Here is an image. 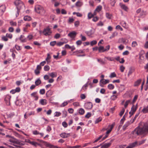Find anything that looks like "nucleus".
<instances>
[{"instance_id":"1","label":"nucleus","mask_w":148,"mask_h":148,"mask_svg":"<svg viewBox=\"0 0 148 148\" xmlns=\"http://www.w3.org/2000/svg\"><path fill=\"white\" fill-rule=\"evenodd\" d=\"M148 133V123L144 124L142 127H140L139 126L137 127L132 132L131 134L133 137H136L140 135L145 136Z\"/></svg>"},{"instance_id":"2","label":"nucleus","mask_w":148,"mask_h":148,"mask_svg":"<svg viewBox=\"0 0 148 148\" xmlns=\"http://www.w3.org/2000/svg\"><path fill=\"white\" fill-rule=\"evenodd\" d=\"M42 33L44 35L46 36H49L51 35L52 32L51 29L49 27H48L44 29L42 31Z\"/></svg>"},{"instance_id":"3","label":"nucleus","mask_w":148,"mask_h":148,"mask_svg":"<svg viewBox=\"0 0 148 148\" xmlns=\"http://www.w3.org/2000/svg\"><path fill=\"white\" fill-rule=\"evenodd\" d=\"M35 10L36 12L38 13L45 12V10L43 7L40 5H36L35 7Z\"/></svg>"},{"instance_id":"4","label":"nucleus","mask_w":148,"mask_h":148,"mask_svg":"<svg viewBox=\"0 0 148 148\" xmlns=\"http://www.w3.org/2000/svg\"><path fill=\"white\" fill-rule=\"evenodd\" d=\"M25 7V5L22 2L19 5H18L16 7L17 9V11L16 13V17H17L18 16L20 11L23 8Z\"/></svg>"},{"instance_id":"5","label":"nucleus","mask_w":148,"mask_h":148,"mask_svg":"<svg viewBox=\"0 0 148 148\" xmlns=\"http://www.w3.org/2000/svg\"><path fill=\"white\" fill-rule=\"evenodd\" d=\"M11 98V96L9 95H7L5 96L4 101L7 106H10V100Z\"/></svg>"},{"instance_id":"6","label":"nucleus","mask_w":148,"mask_h":148,"mask_svg":"<svg viewBox=\"0 0 148 148\" xmlns=\"http://www.w3.org/2000/svg\"><path fill=\"white\" fill-rule=\"evenodd\" d=\"M137 108V105H136L135 106L134 105L131 108V111L129 112V114L130 115V117L132 115H133L134 114Z\"/></svg>"},{"instance_id":"7","label":"nucleus","mask_w":148,"mask_h":148,"mask_svg":"<svg viewBox=\"0 0 148 148\" xmlns=\"http://www.w3.org/2000/svg\"><path fill=\"white\" fill-rule=\"evenodd\" d=\"M84 107L87 110L91 109L92 107V104L91 102H87L84 104Z\"/></svg>"},{"instance_id":"8","label":"nucleus","mask_w":148,"mask_h":148,"mask_svg":"<svg viewBox=\"0 0 148 148\" xmlns=\"http://www.w3.org/2000/svg\"><path fill=\"white\" fill-rule=\"evenodd\" d=\"M128 40L126 38H122L119 39L118 42L119 43L122 42L124 44H126V43H128Z\"/></svg>"},{"instance_id":"9","label":"nucleus","mask_w":148,"mask_h":148,"mask_svg":"<svg viewBox=\"0 0 148 148\" xmlns=\"http://www.w3.org/2000/svg\"><path fill=\"white\" fill-rule=\"evenodd\" d=\"M9 141L11 142L14 143V144H20L21 142L20 141L14 138V137H12V138H10L9 140Z\"/></svg>"},{"instance_id":"10","label":"nucleus","mask_w":148,"mask_h":148,"mask_svg":"<svg viewBox=\"0 0 148 148\" xmlns=\"http://www.w3.org/2000/svg\"><path fill=\"white\" fill-rule=\"evenodd\" d=\"M27 143L35 147H37L38 146L40 145V144L38 143L35 141H32L30 140H28Z\"/></svg>"},{"instance_id":"11","label":"nucleus","mask_w":148,"mask_h":148,"mask_svg":"<svg viewBox=\"0 0 148 148\" xmlns=\"http://www.w3.org/2000/svg\"><path fill=\"white\" fill-rule=\"evenodd\" d=\"M77 33L74 31H72L69 33L68 34V36L71 38L73 39L76 36Z\"/></svg>"},{"instance_id":"12","label":"nucleus","mask_w":148,"mask_h":148,"mask_svg":"<svg viewBox=\"0 0 148 148\" xmlns=\"http://www.w3.org/2000/svg\"><path fill=\"white\" fill-rule=\"evenodd\" d=\"M60 136L62 138H66L70 136L71 135L69 133H66L65 132H63L60 134Z\"/></svg>"},{"instance_id":"13","label":"nucleus","mask_w":148,"mask_h":148,"mask_svg":"<svg viewBox=\"0 0 148 148\" xmlns=\"http://www.w3.org/2000/svg\"><path fill=\"white\" fill-rule=\"evenodd\" d=\"M119 5L121 8L125 11H127L128 10V8L125 5L122 3H120Z\"/></svg>"},{"instance_id":"14","label":"nucleus","mask_w":148,"mask_h":148,"mask_svg":"<svg viewBox=\"0 0 148 148\" xmlns=\"http://www.w3.org/2000/svg\"><path fill=\"white\" fill-rule=\"evenodd\" d=\"M131 123H131V121H128L123 126V130H125L126 129L127 127Z\"/></svg>"},{"instance_id":"15","label":"nucleus","mask_w":148,"mask_h":148,"mask_svg":"<svg viewBox=\"0 0 148 148\" xmlns=\"http://www.w3.org/2000/svg\"><path fill=\"white\" fill-rule=\"evenodd\" d=\"M5 7L4 5H2L0 6V15L3 14L5 11Z\"/></svg>"},{"instance_id":"16","label":"nucleus","mask_w":148,"mask_h":148,"mask_svg":"<svg viewBox=\"0 0 148 148\" xmlns=\"http://www.w3.org/2000/svg\"><path fill=\"white\" fill-rule=\"evenodd\" d=\"M111 144V142L105 143L101 146V148H108L110 147Z\"/></svg>"},{"instance_id":"17","label":"nucleus","mask_w":148,"mask_h":148,"mask_svg":"<svg viewBox=\"0 0 148 148\" xmlns=\"http://www.w3.org/2000/svg\"><path fill=\"white\" fill-rule=\"evenodd\" d=\"M39 103L42 105H45L47 104V102L46 99H41L40 100Z\"/></svg>"},{"instance_id":"18","label":"nucleus","mask_w":148,"mask_h":148,"mask_svg":"<svg viewBox=\"0 0 148 148\" xmlns=\"http://www.w3.org/2000/svg\"><path fill=\"white\" fill-rule=\"evenodd\" d=\"M100 82L101 83V84H102L103 85H104L109 83V81L108 79L104 80L103 79H102L100 81Z\"/></svg>"},{"instance_id":"19","label":"nucleus","mask_w":148,"mask_h":148,"mask_svg":"<svg viewBox=\"0 0 148 148\" xmlns=\"http://www.w3.org/2000/svg\"><path fill=\"white\" fill-rule=\"evenodd\" d=\"M37 93V92H34L32 93L31 95V96L34 97L35 98V100L36 101L38 99V97L36 95Z\"/></svg>"},{"instance_id":"20","label":"nucleus","mask_w":148,"mask_h":148,"mask_svg":"<svg viewBox=\"0 0 148 148\" xmlns=\"http://www.w3.org/2000/svg\"><path fill=\"white\" fill-rule=\"evenodd\" d=\"M85 33L88 36H90L94 34V32H93L92 30H91L90 31L86 32Z\"/></svg>"},{"instance_id":"21","label":"nucleus","mask_w":148,"mask_h":148,"mask_svg":"<svg viewBox=\"0 0 148 148\" xmlns=\"http://www.w3.org/2000/svg\"><path fill=\"white\" fill-rule=\"evenodd\" d=\"M141 81V79H139L135 82L134 86H138L140 83Z\"/></svg>"},{"instance_id":"22","label":"nucleus","mask_w":148,"mask_h":148,"mask_svg":"<svg viewBox=\"0 0 148 148\" xmlns=\"http://www.w3.org/2000/svg\"><path fill=\"white\" fill-rule=\"evenodd\" d=\"M118 33L116 32H113L112 33L111 36L110 37V38L111 39L115 36H117L118 35Z\"/></svg>"},{"instance_id":"23","label":"nucleus","mask_w":148,"mask_h":148,"mask_svg":"<svg viewBox=\"0 0 148 148\" xmlns=\"http://www.w3.org/2000/svg\"><path fill=\"white\" fill-rule=\"evenodd\" d=\"M49 75L52 78L56 77H57V74L56 73L52 72L49 73Z\"/></svg>"},{"instance_id":"24","label":"nucleus","mask_w":148,"mask_h":148,"mask_svg":"<svg viewBox=\"0 0 148 148\" xmlns=\"http://www.w3.org/2000/svg\"><path fill=\"white\" fill-rule=\"evenodd\" d=\"M141 112L145 114L148 113V106L144 108Z\"/></svg>"},{"instance_id":"25","label":"nucleus","mask_w":148,"mask_h":148,"mask_svg":"<svg viewBox=\"0 0 148 148\" xmlns=\"http://www.w3.org/2000/svg\"><path fill=\"white\" fill-rule=\"evenodd\" d=\"M20 40L22 42H25L26 41V38L23 35H21L20 38Z\"/></svg>"},{"instance_id":"26","label":"nucleus","mask_w":148,"mask_h":148,"mask_svg":"<svg viewBox=\"0 0 148 148\" xmlns=\"http://www.w3.org/2000/svg\"><path fill=\"white\" fill-rule=\"evenodd\" d=\"M22 2L20 0H16L14 2V4L16 7L19 5Z\"/></svg>"},{"instance_id":"27","label":"nucleus","mask_w":148,"mask_h":148,"mask_svg":"<svg viewBox=\"0 0 148 148\" xmlns=\"http://www.w3.org/2000/svg\"><path fill=\"white\" fill-rule=\"evenodd\" d=\"M85 112L84 110L82 108H80L78 110V113L81 115H83Z\"/></svg>"},{"instance_id":"28","label":"nucleus","mask_w":148,"mask_h":148,"mask_svg":"<svg viewBox=\"0 0 148 148\" xmlns=\"http://www.w3.org/2000/svg\"><path fill=\"white\" fill-rule=\"evenodd\" d=\"M35 84L36 86H38L41 83V82L39 78L37 79L35 81Z\"/></svg>"},{"instance_id":"29","label":"nucleus","mask_w":148,"mask_h":148,"mask_svg":"<svg viewBox=\"0 0 148 148\" xmlns=\"http://www.w3.org/2000/svg\"><path fill=\"white\" fill-rule=\"evenodd\" d=\"M24 20L25 21H30L31 19V17L29 16H26L24 17Z\"/></svg>"},{"instance_id":"30","label":"nucleus","mask_w":148,"mask_h":148,"mask_svg":"<svg viewBox=\"0 0 148 148\" xmlns=\"http://www.w3.org/2000/svg\"><path fill=\"white\" fill-rule=\"evenodd\" d=\"M82 5V3L80 1L77 2L75 3V5L77 7H80Z\"/></svg>"},{"instance_id":"31","label":"nucleus","mask_w":148,"mask_h":148,"mask_svg":"<svg viewBox=\"0 0 148 148\" xmlns=\"http://www.w3.org/2000/svg\"><path fill=\"white\" fill-rule=\"evenodd\" d=\"M46 146L50 148H57V147L55 146H53L49 143H47L46 144Z\"/></svg>"},{"instance_id":"32","label":"nucleus","mask_w":148,"mask_h":148,"mask_svg":"<svg viewBox=\"0 0 148 148\" xmlns=\"http://www.w3.org/2000/svg\"><path fill=\"white\" fill-rule=\"evenodd\" d=\"M104 50H105V49H104V48L103 47V46H100L98 48V50H99V52H105V51H103Z\"/></svg>"},{"instance_id":"33","label":"nucleus","mask_w":148,"mask_h":148,"mask_svg":"<svg viewBox=\"0 0 148 148\" xmlns=\"http://www.w3.org/2000/svg\"><path fill=\"white\" fill-rule=\"evenodd\" d=\"M97 60L101 64L103 65L105 63V61L101 59H97Z\"/></svg>"},{"instance_id":"34","label":"nucleus","mask_w":148,"mask_h":148,"mask_svg":"<svg viewBox=\"0 0 148 148\" xmlns=\"http://www.w3.org/2000/svg\"><path fill=\"white\" fill-rule=\"evenodd\" d=\"M114 86L112 84H109L108 86V88L110 90H112L114 88Z\"/></svg>"},{"instance_id":"35","label":"nucleus","mask_w":148,"mask_h":148,"mask_svg":"<svg viewBox=\"0 0 148 148\" xmlns=\"http://www.w3.org/2000/svg\"><path fill=\"white\" fill-rule=\"evenodd\" d=\"M147 14L146 12V11H142L140 14V17H144Z\"/></svg>"},{"instance_id":"36","label":"nucleus","mask_w":148,"mask_h":148,"mask_svg":"<svg viewBox=\"0 0 148 148\" xmlns=\"http://www.w3.org/2000/svg\"><path fill=\"white\" fill-rule=\"evenodd\" d=\"M62 117H65L67 115V112L65 110H63L62 112Z\"/></svg>"},{"instance_id":"37","label":"nucleus","mask_w":148,"mask_h":148,"mask_svg":"<svg viewBox=\"0 0 148 148\" xmlns=\"http://www.w3.org/2000/svg\"><path fill=\"white\" fill-rule=\"evenodd\" d=\"M88 82L86 84H84L82 87V89L84 90H85L86 89L87 87L88 86Z\"/></svg>"},{"instance_id":"38","label":"nucleus","mask_w":148,"mask_h":148,"mask_svg":"<svg viewBox=\"0 0 148 148\" xmlns=\"http://www.w3.org/2000/svg\"><path fill=\"white\" fill-rule=\"evenodd\" d=\"M102 9V6L100 5H99L98 6L95 10L97 12H99Z\"/></svg>"},{"instance_id":"39","label":"nucleus","mask_w":148,"mask_h":148,"mask_svg":"<svg viewBox=\"0 0 148 148\" xmlns=\"http://www.w3.org/2000/svg\"><path fill=\"white\" fill-rule=\"evenodd\" d=\"M116 76V75L114 72H113L111 73L109 77H110L112 78Z\"/></svg>"},{"instance_id":"40","label":"nucleus","mask_w":148,"mask_h":148,"mask_svg":"<svg viewBox=\"0 0 148 148\" xmlns=\"http://www.w3.org/2000/svg\"><path fill=\"white\" fill-rule=\"evenodd\" d=\"M139 113H140V112H139L138 113H137L136 114L134 118L132 120V121H131L132 123H133L134 122L135 120H136V118L138 116V115L139 114Z\"/></svg>"},{"instance_id":"41","label":"nucleus","mask_w":148,"mask_h":148,"mask_svg":"<svg viewBox=\"0 0 148 148\" xmlns=\"http://www.w3.org/2000/svg\"><path fill=\"white\" fill-rule=\"evenodd\" d=\"M134 71V70L132 68H130V69L129 71V72L127 74L128 76H130V75H131L132 73Z\"/></svg>"},{"instance_id":"42","label":"nucleus","mask_w":148,"mask_h":148,"mask_svg":"<svg viewBox=\"0 0 148 148\" xmlns=\"http://www.w3.org/2000/svg\"><path fill=\"white\" fill-rule=\"evenodd\" d=\"M131 102V100H127L125 102V103L124 104V107L125 108H126L127 106H128V104L130 103Z\"/></svg>"},{"instance_id":"43","label":"nucleus","mask_w":148,"mask_h":148,"mask_svg":"<svg viewBox=\"0 0 148 148\" xmlns=\"http://www.w3.org/2000/svg\"><path fill=\"white\" fill-rule=\"evenodd\" d=\"M97 41L95 40H93L90 42V44L91 46L96 45L97 43Z\"/></svg>"},{"instance_id":"44","label":"nucleus","mask_w":148,"mask_h":148,"mask_svg":"<svg viewBox=\"0 0 148 148\" xmlns=\"http://www.w3.org/2000/svg\"><path fill=\"white\" fill-rule=\"evenodd\" d=\"M61 114V113L60 112H56L54 113V116L58 117L60 116Z\"/></svg>"},{"instance_id":"45","label":"nucleus","mask_w":148,"mask_h":148,"mask_svg":"<svg viewBox=\"0 0 148 148\" xmlns=\"http://www.w3.org/2000/svg\"><path fill=\"white\" fill-rule=\"evenodd\" d=\"M44 70L45 71H48L49 70V66L48 65H45L44 68Z\"/></svg>"},{"instance_id":"46","label":"nucleus","mask_w":148,"mask_h":148,"mask_svg":"<svg viewBox=\"0 0 148 148\" xmlns=\"http://www.w3.org/2000/svg\"><path fill=\"white\" fill-rule=\"evenodd\" d=\"M125 110L124 108H123L121 110L119 114V115L121 116L123 114H124V112H125Z\"/></svg>"},{"instance_id":"47","label":"nucleus","mask_w":148,"mask_h":148,"mask_svg":"<svg viewBox=\"0 0 148 148\" xmlns=\"http://www.w3.org/2000/svg\"><path fill=\"white\" fill-rule=\"evenodd\" d=\"M80 36L81 38V41H84L86 40V37L83 36L82 34L80 35Z\"/></svg>"},{"instance_id":"48","label":"nucleus","mask_w":148,"mask_h":148,"mask_svg":"<svg viewBox=\"0 0 148 148\" xmlns=\"http://www.w3.org/2000/svg\"><path fill=\"white\" fill-rule=\"evenodd\" d=\"M93 16L94 15L90 12L88 14V16L89 19H90L92 17H93Z\"/></svg>"},{"instance_id":"49","label":"nucleus","mask_w":148,"mask_h":148,"mask_svg":"<svg viewBox=\"0 0 148 148\" xmlns=\"http://www.w3.org/2000/svg\"><path fill=\"white\" fill-rule=\"evenodd\" d=\"M102 120V118L101 117H99L98 119H97L95 121V123H99V122L101 121Z\"/></svg>"},{"instance_id":"50","label":"nucleus","mask_w":148,"mask_h":148,"mask_svg":"<svg viewBox=\"0 0 148 148\" xmlns=\"http://www.w3.org/2000/svg\"><path fill=\"white\" fill-rule=\"evenodd\" d=\"M125 69V67L121 65L120 67V69L121 72H123Z\"/></svg>"},{"instance_id":"51","label":"nucleus","mask_w":148,"mask_h":148,"mask_svg":"<svg viewBox=\"0 0 148 148\" xmlns=\"http://www.w3.org/2000/svg\"><path fill=\"white\" fill-rule=\"evenodd\" d=\"M145 140H143L139 142L138 143L137 141H136L137 142V143L136 145H135V146L138 144L139 145H141V144L145 142Z\"/></svg>"},{"instance_id":"52","label":"nucleus","mask_w":148,"mask_h":148,"mask_svg":"<svg viewBox=\"0 0 148 148\" xmlns=\"http://www.w3.org/2000/svg\"><path fill=\"white\" fill-rule=\"evenodd\" d=\"M74 21V19L73 18L69 17L68 20V22L69 23H72Z\"/></svg>"},{"instance_id":"53","label":"nucleus","mask_w":148,"mask_h":148,"mask_svg":"<svg viewBox=\"0 0 148 148\" xmlns=\"http://www.w3.org/2000/svg\"><path fill=\"white\" fill-rule=\"evenodd\" d=\"M138 45L137 42L136 41H133L132 43V47H135Z\"/></svg>"},{"instance_id":"54","label":"nucleus","mask_w":148,"mask_h":148,"mask_svg":"<svg viewBox=\"0 0 148 148\" xmlns=\"http://www.w3.org/2000/svg\"><path fill=\"white\" fill-rule=\"evenodd\" d=\"M61 40L62 41V42L63 43V44L66 43L68 42V40L65 38H62L61 39Z\"/></svg>"},{"instance_id":"55","label":"nucleus","mask_w":148,"mask_h":148,"mask_svg":"<svg viewBox=\"0 0 148 148\" xmlns=\"http://www.w3.org/2000/svg\"><path fill=\"white\" fill-rule=\"evenodd\" d=\"M56 41H53L51 42H50V45L51 46H53L56 44Z\"/></svg>"},{"instance_id":"56","label":"nucleus","mask_w":148,"mask_h":148,"mask_svg":"<svg viewBox=\"0 0 148 148\" xmlns=\"http://www.w3.org/2000/svg\"><path fill=\"white\" fill-rule=\"evenodd\" d=\"M117 98V96H116V95H112V96H111V99L112 100H115Z\"/></svg>"},{"instance_id":"57","label":"nucleus","mask_w":148,"mask_h":148,"mask_svg":"<svg viewBox=\"0 0 148 148\" xmlns=\"http://www.w3.org/2000/svg\"><path fill=\"white\" fill-rule=\"evenodd\" d=\"M2 40L4 41H7L8 40V38H7V37L5 36H3L1 38Z\"/></svg>"},{"instance_id":"58","label":"nucleus","mask_w":148,"mask_h":148,"mask_svg":"<svg viewBox=\"0 0 148 148\" xmlns=\"http://www.w3.org/2000/svg\"><path fill=\"white\" fill-rule=\"evenodd\" d=\"M68 101L64 102L62 104L61 106L63 107L65 106L68 104Z\"/></svg>"},{"instance_id":"59","label":"nucleus","mask_w":148,"mask_h":148,"mask_svg":"<svg viewBox=\"0 0 148 148\" xmlns=\"http://www.w3.org/2000/svg\"><path fill=\"white\" fill-rule=\"evenodd\" d=\"M10 24L11 25L13 26H16V22H14L13 21H10Z\"/></svg>"},{"instance_id":"60","label":"nucleus","mask_w":148,"mask_h":148,"mask_svg":"<svg viewBox=\"0 0 148 148\" xmlns=\"http://www.w3.org/2000/svg\"><path fill=\"white\" fill-rule=\"evenodd\" d=\"M68 111L70 113L72 114L74 110L72 108H70L68 109Z\"/></svg>"},{"instance_id":"61","label":"nucleus","mask_w":148,"mask_h":148,"mask_svg":"<svg viewBox=\"0 0 148 148\" xmlns=\"http://www.w3.org/2000/svg\"><path fill=\"white\" fill-rule=\"evenodd\" d=\"M106 16L108 19H110L111 17V15L108 13H106Z\"/></svg>"},{"instance_id":"62","label":"nucleus","mask_w":148,"mask_h":148,"mask_svg":"<svg viewBox=\"0 0 148 148\" xmlns=\"http://www.w3.org/2000/svg\"><path fill=\"white\" fill-rule=\"evenodd\" d=\"M91 114L90 112H88L87 114L85 116V117L87 118H89L91 116Z\"/></svg>"},{"instance_id":"63","label":"nucleus","mask_w":148,"mask_h":148,"mask_svg":"<svg viewBox=\"0 0 148 148\" xmlns=\"http://www.w3.org/2000/svg\"><path fill=\"white\" fill-rule=\"evenodd\" d=\"M62 125L65 128L66 127L68 126L67 123L65 121L63 122L62 123Z\"/></svg>"},{"instance_id":"64","label":"nucleus","mask_w":148,"mask_h":148,"mask_svg":"<svg viewBox=\"0 0 148 148\" xmlns=\"http://www.w3.org/2000/svg\"><path fill=\"white\" fill-rule=\"evenodd\" d=\"M76 43L77 45H79L82 44V42L81 40H79L77 41Z\"/></svg>"}]
</instances>
